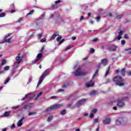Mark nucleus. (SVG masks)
Listing matches in <instances>:
<instances>
[{
  "instance_id": "46",
  "label": "nucleus",
  "mask_w": 131,
  "mask_h": 131,
  "mask_svg": "<svg viewBox=\"0 0 131 131\" xmlns=\"http://www.w3.org/2000/svg\"><path fill=\"white\" fill-rule=\"evenodd\" d=\"M43 50H45V46H43L40 51V52H41V53H43V52H42L43 51Z\"/></svg>"
},
{
  "instance_id": "53",
  "label": "nucleus",
  "mask_w": 131,
  "mask_h": 131,
  "mask_svg": "<svg viewBox=\"0 0 131 131\" xmlns=\"http://www.w3.org/2000/svg\"><path fill=\"white\" fill-rule=\"evenodd\" d=\"M124 38L126 39H128V35L127 34H125Z\"/></svg>"
},
{
  "instance_id": "47",
  "label": "nucleus",
  "mask_w": 131,
  "mask_h": 131,
  "mask_svg": "<svg viewBox=\"0 0 131 131\" xmlns=\"http://www.w3.org/2000/svg\"><path fill=\"white\" fill-rule=\"evenodd\" d=\"M28 107H29V105H24L23 108H24V109H28Z\"/></svg>"
},
{
  "instance_id": "50",
  "label": "nucleus",
  "mask_w": 131,
  "mask_h": 131,
  "mask_svg": "<svg viewBox=\"0 0 131 131\" xmlns=\"http://www.w3.org/2000/svg\"><path fill=\"white\" fill-rule=\"evenodd\" d=\"M64 41V39H62L61 41H58V45H61Z\"/></svg>"
},
{
  "instance_id": "40",
  "label": "nucleus",
  "mask_w": 131,
  "mask_h": 131,
  "mask_svg": "<svg viewBox=\"0 0 131 131\" xmlns=\"http://www.w3.org/2000/svg\"><path fill=\"white\" fill-rule=\"evenodd\" d=\"M71 48H72V47H71V46H68V47H67L64 49V51H68V50H70V49H71Z\"/></svg>"
},
{
  "instance_id": "31",
  "label": "nucleus",
  "mask_w": 131,
  "mask_h": 131,
  "mask_svg": "<svg viewBox=\"0 0 131 131\" xmlns=\"http://www.w3.org/2000/svg\"><path fill=\"white\" fill-rule=\"evenodd\" d=\"M66 113V110H63L60 112V114L61 115H65V114Z\"/></svg>"
},
{
  "instance_id": "8",
  "label": "nucleus",
  "mask_w": 131,
  "mask_h": 131,
  "mask_svg": "<svg viewBox=\"0 0 131 131\" xmlns=\"http://www.w3.org/2000/svg\"><path fill=\"white\" fill-rule=\"evenodd\" d=\"M42 58V54L38 53L36 56V59L32 61V63L33 64H36L37 62H39L40 61V59Z\"/></svg>"
},
{
  "instance_id": "20",
  "label": "nucleus",
  "mask_w": 131,
  "mask_h": 131,
  "mask_svg": "<svg viewBox=\"0 0 131 131\" xmlns=\"http://www.w3.org/2000/svg\"><path fill=\"white\" fill-rule=\"evenodd\" d=\"M101 64L104 65V66H106V65L107 64V59H106V58L102 59Z\"/></svg>"
},
{
  "instance_id": "33",
  "label": "nucleus",
  "mask_w": 131,
  "mask_h": 131,
  "mask_svg": "<svg viewBox=\"0 0 131 131\" xmlns=\"http://www.w3.org/2000/svg\"><path fill=\"white\" fill-rule=\"evenodd\" d=\"M34 12V10H31L27 14V16H28L29 15H32V14H33Z\"/></svg>"
},
{
  "instance_id": "35",
  "label": "nucleus",
  "mask_w": 131,
  "mask_h": 131,
  "mask_svg": "<svg viewBox=\"0 0 131 131\" xmlns=\"http://www.w3.org/2000/svg\"><path fill=\"white\" fill-rule=\"evenodd\" d=\"M94 95H96V92H95V91H92L90 93V96H93Z\"/></svg>"
},
{
  "instance_id": "54",
  "label": "nucleus",
  "mask_w": 131,
  "mask_h": 131,
  "mask_svg": "<svg viewBox=\"0 0 131 131\" xmlns=\"http://www.w3.org/2000/svg\"><path fill=\"white\" fill-rule=\"evenodd\" d=\"M74 96H70L69 98H68V100H73V97H74Z\"/></svg>"
},
{
  "instance_id": "25",
  "label": "nucleus",
  "mask_w": 131,
  "mask_h": 131,
  "mask_svg": "<svg viewBox=\"0 0 131 131\" xmlns=\"http://www.w3.org/2000/svg\"><path fill=\"white\" fill-rule=\"evenodd\" d=\"M124 51H125V52H128V54L131 55V48H125Z\"/></svg>"
},
{
  "instance_id": "24",
  "label": "nucleus",
  "mask_w": 131,
  "mask_h": 131,
  "mask_svg": "<svg viewBox=\"0 0 131 131\" xmlns=\"http://www.w3.org/2000/svg\"><path fill=\"white\" fill-rule=\"evenodd\" d=\"M10 114H11V112H6L3 116L4 117H8V116H9L10 115Z\"/></svg>"
},
{
  "instance_id": "41",
  "label": "nucleus",
  "mask_w": 131,
  "mask_h": 131,
  "mask_svg": "<svg viewBox=\"0 0 131 131\" xmlns=\"http://www.w3.org/2000/svg\"><path fill=\"white\" fill-rule=\"evenodd\" d=\"M94 122H95V123L99 122V119L98 118L95 119L94 120Z\"/></svg>"
},
{
  "instance_id": "10",
  "label": "nucleus",
  "mask_w": 131,
  "mask_h": 131,
  "mask_svg": "<svg viewBox=\"0 0 131 131\" xmlns=\"http://www.w3.org/2000/svg\"><path fill=\"white\" fill-rule=\"evenodd\" d=\"M102 123L103 124H110L111 123V118L110 117H106L105 119L103 120Z\"/></svg>"
},
{
  "instance_id": "4",
  "label": "nucleus",
  "mask_w": 131,
  "mask_h": 131,
  "mask_svg": "<svg viewBox=\"0 0 131 131\" xmlns=\"http://www.w3.org/2000/svg\"><path fill=\"white\" fill-rule=\"evenodd\" d=\"M75 76H83L86 74V72L81 71V69L79 68L73 73Z\"/></svg>"
},
{
  "instance_id": "63",
  "label": "nucleus",
  "mask_w": 131,
  "mask_h": 131,
  "mask_svg": "<svg viewBox=\"0 0 131 131\" xmlns=\"http://www.w3.org/2000/svg\"><path fill=\"white\" fill-rule=\"evenodd\" d=\"M128 76H131V71L127 73Z\"/></svg>"
},
{
  "instance_id": "3",
  "label": "nucleus",
  "mask_w": 131,
  "mask_h": 131,
  "mask_svg": "<svg viewBox=\"0 0 131 131\" xmlns=\"http://www.w3.org/2000/svg\"><path fill=\"white\" fill-rule=\"evenodd\" d=\"M127 122V119L126 118H119L116 121V124L117 125L120 124H125Z\"/></svg>"
},
{
  "instance_id": "2",
  "label": "nucleus",
  "mask_w": 131,
  "mask_h": 131,
  "mask_svg": "<svg viewBox=\"0 0 131 131\" xmlns=\"http://www.w3.org/2000/svg\"><path fill=\"white\" fill-rule=\"evenodd\" d=\"M49 73H50V71L49 70H47L44 72V73L42 74L41 76L39 79V81L37 85V88H38V86H39V85H40V84L42 83V81L43 79H45V77H46V76H47L48 75V74Z\"/></svg>"
},
{
  "instance_id": "36",
  "label": "nucleus",
  "mask_w": 131,
  "mask_h": 131,
  "mask_svg": "<svg viewBox=\"0 0 131 131\" xmlns=\"http://www.w3.org/2000/svg\"><path fill=\"white\" fill-rule=\"evenodd\" d=\"M19 105H16V106H13L12 107V109H13V110H16V109H18V108H19Z\"/></svg>"
},
{
  "instance_id": "58",
  "label": "nucleus",
  "mask_w": 131,
  "mask_h": 131,
  "mask_svg": "<svg viewBox=\"0 0 131 131\" xmlns=\"http://www.w3.org/2000/svg\"><path fill=\"white\" fill-rule=\"evenodd\" d=\"M21 21H22V17H20V18H19V19L17 20V22H18V23H20Z\"/></svg>"
},
{
  "instance_id": "17",
  "label": "nucleus",
  "mask_w": 131,
  "mask_h": 131,
  "mask_svg": "<svg viewBox=\"0 0 131 131\" xmlns=\"http://www.w3.org/2000/svg\"><path fill=\"white\" fill-rule=\"evenodd\" d=\"M125 105V103L122 101H121L120 100H119L117 103V106L118 107H124V106Z\"/></svg>"
},
{
  "instance_id": "21",
  "label": "nucleus",
  "mask_w": 131,
  "mask_h": 131,
  "mask_svg": "<svg viewBox=\"0 0 131 131\" xmlns=\"http://www.w3.org/2000/svg\"><path fill=\"white\" fill-rule=\"evenodd\" d=\"M59 36V34L57 32H55L53 34L52 38H51V39H55L56 37V36Z\"/></svg>"
},
{
  "instance_id": "26",
  "label": "nucleus",
  "mask_w": 131,
  "mask_h": 131,
  "mask_svg": "<svg viewBox=\"0 0 131 131\" xmlns=\"http://www.w3.org/2000/svg\"><path fill=\"white\" fill-rule=\"evenodd\" d=\"M61 39H62V36L58 35V37L56 38L57 41L59 42L61 40Z\"/></svg>"
},
{
  "instance_id": "18",
  "label": "nucleus",
  "mask_w": 131,
  "mask_h": 131,
  "mask_svg": "<svg viewBox=\"0 0 131 131\" xmlns=\"http://www.w3.org/2000/svg\"><path fill=\"white\" fill-rule=\"evenodd\" d=\"M30 95L31 94L29 93L26 95L25 97L21 99V101H24L25 99H28V100H31V99H32V97L30 96Z\"/></svg>"
},
{
  "instance_id": "1",
  "label": "nucleus",
  "mask_w": 131,
  "mask_h": 131,
  "mask_svg": "<svg viewBox=\"0 0 131 131\" xmlns=\"http://www.w3.org/2000/svg\"><path fill=\"white\" fill-rule=\"evenodd\" d=\"M113 81L115 83L116 85H119V86H122L124 85V82L121 76L118 75L114 77L113 79Z\"/></svg>"
},
{
  "instance_id": "60",
  "label": "nucleus",
  "mask_w": 131,
  "mask_h": 131,
  "mask_svg": "<svg viewBox=\"0 0 131 131\" xmlns=\"http://www.w3.org/2000/svg\"><path fill=\"white\" fill-rule=\"evenodd\" d=\"M93 41H94V42H96V41H98V38H95V39H94L93 40Z\"/></svg>"
},
{
  "instance_id": "14",
  "label": "nucleus",
  "mask_w": 131,
  "mask_h": 131,
  "mask_svg": "<svg viewBox=\"0 0 131 131\" xmlns=\"http://www.w3.org/2000/svg\"><path fill=\"white\" fill-rule=\"evenodd\" d=\"M97 111H98L97 110L96 108H94L93 110H92L91 111L90 117L91 118H94V116H95L94 115V114H96V113H97Z\"/></svg>"
},
{
  "instance_id": "13",
  "label": "nucleus",
  "mask_w": 131,
  "mask_h": 131,
  "mask_svg": "<svg viewBox=\"0 0 131 131\" xmlns=\"http://www.w3.org/2000/svg\"><path fill=\"white\" fill-rule=\"evenodd\" d=\"M95 84V82L91 80L87 83H86L85 85L87 88H92V86H94Z\"/></svg>"
},
{
  "instance_id": "5",
  "label": "nucleus",
  "mask_w": 131,
  "mask_h": 131,
  "mask_svg": "<svg viewBox=\"0 0 131 131\" xmlns=\"http://www.w3.org/2000/svg\"><path fill=\"white\" fill-rule=\"evenodd\" d=\"M62 106H63V104H56L54 105H52L46 109V112H50V111L55 110V109H57V108H60V107H62Z\"/></svg>"
},
{
  "instance_id": "45",
  "label": "nucleus",
  "mask_w": 131,
  "mask_h": 131,
  "mask_svg": "<svg viewBox=\"0 0 131 131\" xmlns=\"http://www.w3.org/2000/svg\"><path fill=\"white\" fill-rule=\"evenodd\" d=\"M47 40V39H46V38H43V39H41L40 40V42H46V41Z\"/></svg>"
},
{
  "instance_id": "44",
  "label": "nucleus",
  "mask_w": 131,
  "mask_h": 131,
  "mask_svg": "<svg viewBox=\"0 0 131 131\" xmlns=\"http://www.w3.org/2000/svg\"><path fill=\"white\" fill-rule=\"evenodd\" d=\"M95 19L97 22H99V21H100V19H101V17L100 16H97L96 18H95Z\"/></svg>"
},
{
  "instance_id": "32",
  "label": "nucleus",
  "mask_w": 131,
  "mask_h": 131,
  "mask_svg": "<svg viewBox=\"0 0 131 131\" xmlns=\"http://www.w3.org/2000/svg\"><path fill=\"white\" fill-rule=\"evenodd\" d=\"M9 69H10V67L8 66L6 67H5L4 68V71H7L9 70Z\"/></svg>"
},
{
  "instance_id": "61",
  "label": "nucleus",
  "mask_w": 131,
  "mask_h": 131,
  "mask_svg": "<svg viewBox=\"0 0 131 131\" xmlns=\"http://www.w3.org/2000/svg\"><path fill=\"white\" fill-rule=\"evenodd\" d=\"M59 3H61V1L58 0V1H55V4H59Z\"/></svg>"
},
{
  "instance_id": "27",
  "label": "nucleus",
  "mask_w": 131,
  "mask_h": 131,
  "mask_svg": "<svg viewBox=\"0 0 131 131\" xmlns=\"http://www.w3.org/2000/svg\"><path fill=\"white\" fill-rule=\"evenodd\" d=\"M42 95V92H40L39 93H38L37 95V97H36V100H37L39 97H40V96H41Z\"/></svg>"
},
{
  "instance_id": "59",
  "label": "nucleus",
  "mask_w": 131,
  "mask_h": 131,
  "mask_svg": "<svg viewBox=\"0 0 131 131\" xmlns=\"http://www.w3.org/2000/svg\"><path fill=\"white\" fill-rule=\"evenodd\" d=\"M72 106V104H69L68 105V108H71Z\"/></svg>"
},
{
  "instance_id": "34",
  "label": "nucleus",
  "mask_w": 131,
  "mask_h": 131,
  "mask_svg": "<svg viewBox=\"0 0 131 131\" xmlns=\"http://www.w3.org/2000/svg\"><path fill=\"white\" fill-rule=\"evenodd\" d=\"M122 17H123V14L117 16V19H120L121 18H122Z\"/></svg>"
},
{
  "instance_id": "30",
  "label": "nucleus",
  "mask_w": 131,
  "mask_h": 131,
  "mask_svg": "<svg viewBox=\"0 0 131 131\" xmlns=\"http://www.w3.org/2000/svg\"><path fill=\"white\" fill-rule=\"evenodd\" d=\"M6 16V13L2 12L0 13V18H3V17H5Z\"/></svg>"
},
{
  "instance_id": "11",
  "label": "nucleus",
  "mask_w": 131,
  "mask_h": 131,
  "mask_svg": "<svg viewBox=\"0 0 131 131\" xmlns=\"http://www.w3.org/2000/svg\"><path fill=\"white\" fill-rule=\"evenodd\" d=\"M56 23H58V24H61L62 22H63V19L62 16H60V15H58L57 17L55 19Z\"/></svg>"
},
{
  "instance_id": "22",
  "label": "nucleus",
  "mask_w": 131,
  "mask_h": 131,
  "mask_svg": "<svg viewBox=\"0 0 131 131\" xmlns=\"http://www.w3.org/2000/svg\"><path fill=\"white\" fill-rule=\"evenodd\" d=\"M109 71H110V66H108L106 69V73L104 75L105 77H106V76H107V75H108V74H109Z\"/></svg>"
},
{
  "instance_id": "9",
  "label": "nucleus",
  "mask_w": 131,
  "mask_h": 131,
  "mask_svg": "<svg viewBox=\"0 0 131 131\" xmlns=\"http://www.w3.org/2000/svg\"><path fill=\"white\" fill-rule=\"evenodd\" d=\"M10 35H12V34H8L6 36H5L4 38V40L2 42V43L8 42V43H10L12 40V38H10L7 39V37H9Z\"/></svg>"
},
{
  "instance_id": "62",
  "label": "nucleus",
  "mask_w": 131,
  "mask_h": 131,
  "mask_svg": "<svg viewBox=\"0 0 131 131\" xmlns=\"http://www.w3.org/2000/svg\"><path fill=\"white\" fill-rule=\"evenodd\" d=\"M56 98H57L56 96H51V97H50V99H56Z\"/></svg>"
},
{
  "instance_id": "15",
  "label": "nucleus",
  "mask_w": 131,
  "mask_h": 131,
  "mask_svg": "<svg viewBox=\"0 0 131 131\" xmlns=\"http://www.w3.org/2000/svg\"><path fill=\"white\" fill-rule=\"evenodd\" d=\"M24 119H25V117H23L17 122V126L18 127H20V126H22V125L23 124V120H24Z\"/></svg>"
},
{
  "instance_id": "51",
  "label": "nucleus",
  "mask_w": 131,
  "mask_h": 131,
  "mask_svg": "<svg viewBox=\"0 0 131 131\" xmlns=\"http://www.w3.org/2000/svg\"><path fill=\"white\" fill-rule=\"evenodd\" d=\"M42 35V34H38L37 35L38 38H40V37H41Z\"/></svg>"
},
{
  "instance_id": "38",
  "label": "nucleus",
  "mask_w": 131,
  "mask_h": 131,
  "mask_svg": "<svg viewBox=\"0 0 131 131\" xmlns=\"http://www.w3.org/2000/svg\"><path fill=\"white\" fill-rule=\"evenodd\" d=\"M53 120V116H51L50 117H48V121H51Z\"/></svg>"
},
{
  "instance_id": "12",
  "label": "nucleus",
  "mask_w": 131,
  "mask_h": 131,
  "mask_svg": "<svg viewBox=\"0 0 131 131\" xmlns=\"http://www.w3.org/2000/svg\"><path fill=\"white\" fill-rule=\"evenodd\" d=\"M117 48V46L115 45H112L108 48V50L110 51L115 52L116 51V49Z\"/></svg>"
},
{
  "instance_id": "23",
  "label": "nucleus",
  "mask_w": 131,
  "mask_h": 131,
  "mask_svg": "<svg viewBox=\"0 0 131 131\" xmlns=\"http://www.w3.org/2000/svg\"><path fill=\"white\" fill-rule=\"evenodd\" d=\"M120 73L123 76H124V75H125V69H122L121 71L120 72Z\"/></svg>"
},
{
  "instance_id": "52",
  "label": "nucleus",
  "mask_w": 131,
  "mask_h": 131,
  "mask_svg": "<svg viewBox=\"0 0 131 131\" xmlns=\"http://www.w3.org/2000/svg\"><path fill=\"white\" fill-rule=\"evenodd\" d=\"M11 128L12 129H13V128H15V124H13L11 126Z\"/></svg>"
},
{
  "instance_id": "55",
  "label": "nucleus",
  "mask_w": 131,
  "mask_h": 131,
  "mask_svg": "<svg viewBox=\"0 0 131 131\" xmlns=\"http://www.w3.org/2000/svg\"><path fill=\"white\" fill-rule=\"evenodd\" d=\"M83 19H84L83 16H80L79 20H80V21H82V20H83Z\"/></svg>"
},
{
  "instance_id": "37",
  "label": "nucleus",
  "mask_w": 131,
  "mask_h": 131,
  "mask_svg": "<svg viewBox=\"0 0 131 131\" xmlns=\"http://www.w3.org/2000/svg\"><path fill=\"white\" fill-rule=\"evenodd\" d=\"M35 114H36V113L35 112H31L28 114L29 116H31V115H34Z\"/></svg>"
},
{
  "instance_id": "39",
  "label": "nucleus",
  "mask_w": 131,
  "mask_h": 131,
  "mask_svg": "<svg viewBox=\"0 0 131 131\" xmlns=\"http://www.w3.org/2000/svg\"><path fill=\"white\" fill-rule=\"evenodd\" d=\"M7 63V61L5 59L2 60V65H5Z\"/></svg>"
},
{
  "instance_id": "6",
  "label": "nucleus",
  "mask_w": 131,
  "mask_h": 131,
  "mask_svg": "<svg viewBox=\"0 0 131 131\" xmlns=\"http://www.w3.org/2000/svg\"><path fill=\"white\" fill-rule=\"evenodd\" d=\"M86 101V100L85 99H81L80 100H79L76 104H75L74 108H75V107H80V106H81L82 105H83V104H84V103H85V102Z\"/></svg>"
},
{
  "instance_id": "57",
  "label": "nucleus",
  "mask_w": 131,
  "mask_h": 131,
  "mask_svg": "<svg viewBox=\"0 0 131 131\" xmlns=\"http://www.w3.org/2000/svg\"><path fill=\"white\" fill-rule=\"evenodd\" d=\"M58 93H61V92H64V90L63 89H59L58 90Z\"/></svg>"
},
{
  "instance_id": "64",
  "label": "nucleus",
  "mask_w": 131,
  "mask_h": 131,
  "mask_svg": "<svg viewBox=\"0 0 131 131\" xmlns=\"http://www.w3.org/2000/svg\"><path fill=\"white\" fill-rule=\"evenodd\" d=\"M2 131H7V128H5L2 129Z\"/></svg>"
},
{
  "instance_id": "56",
  "label": "nucleus",
  "mask_w": 131,
  "mask_h": 131,
  "mask_svg": "<svg viewBox=\"0 0 131 131\" xmlns=\"http://www.w3.org/2000/svg\"><path fill=\"white\" fill-rule=\"evenodd\" d=\"M68 84H64L62 85V88L64 89L66 87H67Z\"/></svg>"
},
{
  "instance_id": "29",
  "label": "nucleus",
  "mask_w": 131,
  "mask_h": 131,
  "mask_svg": "<svg viewBox=\"0 0 131 131\" xmlns=\"http://www.w3.org/2000/svg\"><path fill=\"white\" fill-rule=\"evenodd\" d=\"M98 70H96L95 74L93 76V77H92L93 79H94V78H95V77H96V75H97L98 74Z\"/></svg>"
},
{
  "instance_id": "42",
  "label": "nucleus",
  "mask_w": 131,
  "mask_h": 131,
  "mask_svg": "<svg viewBox=\"0 0 131 131\" xmlns=\"http://www.w3.org/2000/svg\"><path fill=\"white\" fill-rule=\"evenodd\" d=\"M90 52L92 53V54H94V53H95V49H93V48H91L90 49Z\"/></svg>"
},
{
  "instance_id": "16",
  "label": "nucleus",
  "mask_w": 131,
  "mask_h": 131,
  "mask_svg": "<svg viewBox=\"0 0 131 131\" xmlns=\"http://www.w3.org/2000/svg\"><path fill=\"white\" fill-rule=\"evenodd\" d=\"M129 98H130V95L129 94H126L125 95L123 96L121 98L122 101H125V100H127Z\"/></svg>"
},
{
  "instance_id": "19",
  "label": "nucleus",
  "mask_w": 131,
  "mask_h": 131,
  "mask_svg": "<svg viewBox=\"0 0 131 131\" xmlns=\"http://www.w3.org/2000/svg\"><path fill=\"white\" fill-rule=\"evenodd\" d=\"M123 33V31H120V32H119L118 36H117V38L114 39V40H115V39H118V40H120V39L121 38V36H122Z\"/></svg>"
},
{
  "instance_id": "7",
  "label": "nucleus",
  "mask_w": 131,
  "mask_h": 131,
  "mask_svg": "<svg viewBox=\"0 0 131 131\" xmlns=\"http://www.w3.org/2000/svg\"><path fill=\"white\" fill-rule=\"evenodd\" d=\"M24 58V56L23 55L21 56V54H17V56L15 57V60L17 61V64H20V63L22 62V60H23Z\"/></svg>"
},
{
  "instance_id": "28",
  "label": "nucleus",
  "mask_w": 131,
  "mask_h": 131,
  "mask_svg": "<svg viewBox=\"0 0 131 131\" xmlns=\"http://www.w3.org/2000/svg\"><path fill=\"white\" fill-rule=\"evenodd\" d=\"M10 78L8 77L7 79L5 80V82L4 83V84H7L9 81H10Z\"/></svg>"
},
{
  "instance_id": "43",
  "label": "nucleus",
  "mask_w": 131,
  "mask_h": 131,
  "mask_svg": "<svg viewBox=\"0 0 131 131\" xmlns=\"http://www.w3.org/2000/svg\"><path fill=\"white\" fill-rule=\"evenodd\" d=\"M31 81H32V77H30L28 82H27V84H28V83H30V82H31Z\"/></svg>"
},
{
  "instance_id": "48",
  "label": "nucleus",
  "mask_w": 131,
  "mask_h": 131,
  "mask_svg": "<svg viewBox=\"0 0 131 131\" xmlns=\"http://www.w3.org/2000/svg\"><path fill=\"white\" fill-rule=\"evenodd\" d=\"M121 45H125V40H122L121 41Z\"/></svg>"
},
{
  "instance_id": "49",
  "label": "nucleus",
  "mask_w": 131,
  "mask_h": 131,
  "mask_svg": "<svg viewBox=\"0 0 131 131\" xmlns=\"http://www.w3.org/2000/svg\"><path fill=\"white\" fill-rule=\"evenodd\" d=\"M51 8H52V9H57V5H52L51 6Z\"/></svg>"
}]
</instances>
